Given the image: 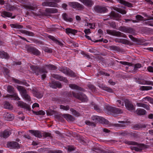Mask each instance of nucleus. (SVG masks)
Segmentation results:
<instances>
[{"label": "nucleus", "mask_w": 153, "mask_h": 153, "mask_svg": "<svg viewBox=\"0 0 153 153\" xmlns=\"http://www.w3.org/2000/svg\"><path fill=\"white\" fill-rule=\"evenodd\" d=\"M30 67L33 73L35 74L37 76L39 74H42V73H48L46 68L52 70H55L56 69L55 66L51 64L46 65L41 67L32 65Z\"/></svg>", "instance_id": "1"}, {"label": "nucleus", "mask_w": 153, "mask_h": 153, "mask_svg": "<svg viewBox=\"0 0 153 153\" xmlns=\"http://www.w3.org/2000/svg\"><path fill=\"white\" fill-rule=\"evenodd\" d=\"M7 91L11 94H7L5 96H4V97H9L13 98V100H20L19 97L18 96V94L15 92V90L14 88L11 85H8L7 87Z\"/></svg>", "instance_id": "2"}, {"label": "nucleus", "mask_w": 153, "mask_h": 153, "mask_svg": "<svg viewBox=\"0 0 153 153\" xmlns=\"http://www.w3.org/2000/svg\"><path fill=\"white\" fill-rule=\"evenodd\" d=\"M18 90L20 92L22 98L28 101H30L31 100L30 97L28 95L25 88L21 86H18L17 87Z\"/></svg>", "instance_id": "3"}, {"label": "nucleus", "mask_w": 153, "mask_h": 153, "mask_svg": "<svg viewBox=\"0 0 153 153\" xmlns=\"http://www.w3.org/2000/svg\"><path fill=\"white\" fill-rule=\"evenodd\" d=\"M107 33L110 35L117 37H121L126 38V36L123 33L119 31H117L114 30H111L109 29L106 30Z\"/></svg>", "instance_id": "4"}, {"label": "nucleus", "mask_w": 153, "mask_h": 153, "mask_svg": "<svg viewBox=\"0 0 153 153\" xmlns=\"http://www.w3.org/2000/svg\"><path fill=\"white\" fill-rule=\"evenodd\" d=\"M72 94L73 97L80 100L82 102L85 101L86 100V96L82 93L79 92L76 93L74 92H72Z\"/></svg>", "instance_id": "5"}, {"label": "nucleus", "mask_w": 153, "mask_h": 153, "mask_svg": "<svg viewBox=\"0 0 153 153\" xmlns=\"http://www.w3.org/2000/svg\"><path fill=\"white\" fill-rule=\"evenodd\" d=\"M92 119L95 121V122H99L102 123L107 124L108 121L101 117H99L97 116H94L92 117Z\"/></svg>", "instance_id": "6"}, {"label": "nucleus", "mask_w": 153, "mask_h": 153, "mask_svg": "<svg viewBox=\"0 0 153 153\" xmlns=\"http://www.w3.org/2000/svg\"><path fill=\"white\" fill-rule=\"evenodd\" d=\"M108 18L104 19L103 20L104 21L108 20V19L110 17L112 19L118 20L120 17L121 15L118 13H115L114 11H112L110 14V16H108Z\"/></svg>", "instance_id": "7"}, {"label": "nucleus", "mask_w": 153, "mask_h": 153, "mask_svg": "<svg viewBox=\"0 0 153 153\" xmlns=\"http://www.w3.org/2000/svg\"><path fill=\"white\" fill-rule=\"evenodd\" d=\"M95 11L98 13H102L106 12L107 9L105 7L102 6H97L94 7Z\"/></svg>", "instance_id": "8"}, {"label": "nucleus", "mask_w": 153, "mask_h": 153, "mask_svg": "<svg viewBox=\"0 0 153 153\" xmlns=\"http://www.w3.org/2000/svg\"><path fill=\"white\" fill-rule=\"evenodd\" d=\"M69 5L74 8L77 9L78 10H82L84 8V6L79 3L74 2L69 3Z\"/></svg>", "instance_id": "9"}, {"label": "nucleus", "mask_w": 153, "mask_h": 153, "mask_svg": "<svg viewBox=\"0 0 153 153\" xmlns=\"http://www.w3.org/2000/svg\"><path fill=\"white\" fill-rule=\"evenodd\" d=\"M27 51L28 52L36 56H39L40 54V52L36 48L33 47H30L27 48Z\"/></svg>", "instance_id": "10"}, {"label": "nucleus", "mask_w": 153, "mask_h": 153, "mask_svg": "<svg viewBox=\"0 0 153 153\" xmlns=\"http://www.w3.org/2000/svg\"><path fill=\"white\" fill-rule=\"evenodd\" d=\"M11 134V131L10 130L7 129L3 131L0 132V137L6 138H7Z\"/></svg>", "instance_id": "11"}, {"label": "nucleus", "mask_w": 153, "mask_h": 153, "mask_svg": "<svg viewBox=\"0 0 153 153\" xmlns=\"http://www.w3.org/2000/svg\"><path fill=\"white\" fill-rule=\"evenodd\" d=\"M125 106L128 110L132 111L135 110V108L133 105L128 100H126L125 101Z\"/></svg>", "instance_id": "12"}, {"label": "nucleus", "mask_w": 153, "mask_h": 153, "mask_svg": "<svg viewBox=\"0 0 153 153\" xmlns=\"http://www.w3.org/2000/svg\"><path fill=\"white\" fill-rule=\"evenodd\" d=\"M32 93L34 96L37 98H41L43 96L42 92L36 89H33L32 90Z\"/></svg>", "instance_id": "13"}, {"label": "nucleus", "mask_w": 153, "mask_h": 153, "mask_svg": "<svg viewBox=\"0 0 153 153\" xmlns=\"http://www.w3.org/2000/svg\"><path fill=\"white\" fill-rule=\"evenodd\" d=\"M3 117L5 120L9 121H12L14 118V116L13 114L7 112L4 113L3 115Z\"/></svg>", "instance_id": "14"}, {"label": "nucleus", "mask_w": 153, "mask_h": 153, "mask_svg": "<svg viewBox=\"0 0 153 153\" xmlns=\"http://www.w3.org/2000/svg\"><path fill=\"white\" fill-rule=\"evenodd\" d=\"M18 106L21 108H24L28 111L30 110V109L29 105L22 101H19L18 103Z\"/></svg>", "instance_id": "15"}, {"label": "nucleus", "mask_w": 153, "mask_h": 153, "mask_svg": "<svg viewBox=\"0 0 153 153\" xmlns=\"http://www.w3.org/2000/svg\"><path fill=\"white\" fill-rule=\"evenodd\" d=\"M48 38L52 40L56 44L59 45V46L62 47L63 45V44L60 41H59L55 37L49 35L48 36Z\"/></svg>", "instance_id": "16"}, {"label": "nucleus", "mask_w": 153, "mask_h": 153, "mask_svg": "<svg viewBox=\"0 0 153 153\" xmlns=\"http://www.w3.org/2000/svg\"><path fill=\"white\" fill-rule=\"evenodd\" d=\"M52 76L55 79H56L60 81H62L65 82L67 83L68 80L66 78L61 76L57 74H53Z\"/></svg>", "instance_id": "17"}, {"label": "nucleus", "mask_w": 153, "mask_h": 153, "mask_svg": "<svg viewBox=\"0 0 153 153\" xmlns=\"http://www.w3.org/2000/svg\"><path fill=\"white\" fill-rule=\"evenodd\" d=\"M42 5L44 6L56 7L57 6L58 4L54 2L45 1L42 3Z\"/></svg>", "instance_id": "18"}, {"label": "nucleus", "mask_w": 153, "mask_h": 153, "mask_svg": "<svg viewBox=\"0 0 153 153\" xmlns=\"http://www.w3.org/2000/svg\"><path fill=\"white\" fill-rule=\"evenodd\" d=\"M8 146L12 147L14 148H17V149L20 148L19 144L16 142H11L8 143Z\"/></svg>", "instance_id": "19"}, {"label": "nucleus", "mask_w": 153, "mask_h": 153, "mask_svg": "<svg viewBox=\"0 0 153 153\" xmlns=\"http://www.w3.org/2000/svg\"><path fill=\"white\" fill-rule=\"evenodd\" d=\"M62 116L68 121H74L75 120V118L69 114H64Z\"/></svg>", "instance_id": "20"}, {"label": "nucleus", "mask_w": 153, "mask_h": 153, "mask_svg": "<svg viewBox=\"0 0 153 153\" xmlns=\"http://www.w3.org/2000/svg\"><path fill=\"white\" fill-rule=\"evenodd\" d=\"M69 87L71 89L78 90L80 91H83L84 89L79 86L74 84H70L69 85Z\"/></svg>", "instance_id": "21"}, {"label": "nucleus", "mask_w": 153, "mask_h": 153, "mask_svg": "<svg viewBox=\"0 0 153 153\" xmlns=\"http://www.w3.org/2000/svg\"><path fill=\"white\" fill-rule=\"evenodd\" d=\"M86 6L91 7L93 4L92 1L91 0H79Z\"/></svg>", "instance_id": "22"}, {"label": "nucleus", "mask_w": 153, "mask_h": 153, "mask_svg": "<svg viewBox=\"0 0 153 153\" xmlns=\"http://www.w3.org/2000/svg\"><path fill=\"white\" fill-rule=\"evenodd\" d=\"M30 132L37 137L40 138L42 137L40 132L38 131L30 130Z\"/></svg>", "instance_id": "23"}, {"label": "nucleus", "mask_w": 153, "mask_h": 153, "mask_svg": "<svg viewBox=\"0 0 153 153\" xmlns=\"http://www.w3.org/2000/svg\"><path fill=\"white\" fill-rule=\"evenodd\" d=\"M21 33L23 34H24L27 35H28L30 36H34V34L33 33L29 31L25 30H20Z\"/></svg>", "instance_id": "24"}, {"label": "nucleus", "mask_w": 153, "mask_h": 153, "mask_svg": "<svg viewBox=\"0 0 153 153\" xmlns=\"http://www.w3.org/2000/svg\"><path fill=\"white\" fill-rule=\"evenodd\" d=\"M0 57L7 59H8L10 57V56L7 53L4 51H0Z\"/></svg>", "instance_id": "25"}, {"label": "nucleus", "mask_w": 153, "mask_h": 153, "mask_svg": "<svg viewBox=\"0 0 153 153\" xmlns=\"http://www.w3.org/2000/svg\"><path fill=\"white\" fill-rule=\"evenodd\" d=\"M146 126L144 125H142L140 124L135 125L133 127V129L135 130H137L142 128H145Z\"/></svg>", "instance_id": "26"}, {"label": "nucleus", "mask_w": 153, "mask_h": 153, "mask_svg": "<svg viewBox=\"0 0 153 153\" xmlns=\"http://www.w3.org/2000/svg\"><path fill=\"white\" fill-rule=\"evenodd\" d=\"M51 86L53 88H61V83L59 82H52V85Z\"/></svg>", "instance_id": "27"}, {"label": "nucleus", "mask_w": 153, "mask_h": 153, "mask_svg": "<svg viewBox=\"0 0 153 153\" xmlns=\"http://www.w3.org/2000/svg\"><path fill=\"white\" fill-rule=\"evenodd\" d=\"M136 105L138 107H143L147 110H149L150 109L149 105L148 104H146L141 103H137Z\"/></svg>", "instance_id": "28"}, {"label": "nucleus", "mask_w": 153, "mask_h": 153, "mask_svg": "<svg viewBox=\"0 0 153 153\" xmlns=\"http://www.w3.org/2000/svg\"><path fill=\"white\" fill-rule=\"evenodd\" d=\"M62 17L65 21L67 22H71L73 21L72 18L68 17L66 13L62 14Z\"/></svg>", "instance_id": "29"}, {"label": "nucleus", "mask_w": 153, "mask_h": 153, "mask_svg": "<svg viewBox=\"0 0 153 153\" xmlns=\"http://www.w3.org/2000/svg\"><path fill=\"white\" fill-rule=\"evenodd\" d=\"M62 17L65 21L67 22H71L73 21L72 18L68 17L66 13L62 14Z\"/></svg>", "instance_id": "30"}, {"label": "nucleus", "mask_w": 153, "mask_h": 153, "mask_svg": "<svg viewBox=\"0 0 153 153\" xmlns=\"http://www.w3.org/2000/svg\"><path fill=\"white\" fill-rule=\"evenodd\" d=\"M136 112L137 114L141 115L145 114H146V111L144 109L138 108L136 110Z\"/></svg>", "instance_id": "31"}, {"label": "nucleus", "mask_w": 153, "mask_h": 153, "mask_svg": "<svg viewBox=\"0 0 153 153\" xmlns=\"http://www.w3.org/2000/svg\"><path fill=\"white\" fill-rule=\"evenodd\" d=\"M123 112L121 109L114 107L112 112V113L116 114H121Z\"/></svg>", "instance_id": "32"}, {"label": "nucleus", "mask_w": 153, "mask_h": 153, "mask_svg": "<svg viewBox=\"0 0 153 153\" xmlns=\"http://www.w3.org/2000/svg\"><path fill=\"white\" fill-rule=\"evenodd\" d=\"M119 2L121 4H122L128 7H132V4L131 3L125 1L123 0H120Z\"/></svg>", "instance_id": "33"}, {"label": "nucleus", "mask_w": 153, "mask_h": 153, "mask_svg": "<svg viewBox=\"0 0 153 153\" xmlns=\"http://www.w3.org/2000/svg\"><path fill=\"white\" fill-rule=\"evenodd\" d=\"M69 70V68H68L67 67H66L60 68L59 69V70L60 71L62 72L66 75L68 74V71Z\"/></svg>", "instance_id": "34"}, {"label": "nucleus", "mask_w": 153, "mask_h": 153, "mask_svg": "<svg viewBox=\"0 0 153 153\" xmlns=\"http://www.w3.org/2000/svg\"><path fill=\"white\" fill-rule=\"evenodd\" d=\"M66 32L67 33H72L75 34L77 33V31L74 29H72L69 28H67L65 30Z\"/></svg>", "instance_id": "35"}, {"label": "nucleus", "mask_w": 153, "mask_h": 153, "mask_svg": "<svg viewBox=\"0 0 153 153\" xmlns=\"http://www.w3.org/2000/svg\"><path fill=\"white\" fill-rule=\"evenodd\" d=\"M1 16L3 17H11L12 15V14L9 12L7 11H3L1 13Z\"/></svg>", "instance_id": "36"}, {"label": "nucleus", "mask_w": 153, "mask_h": 153, "mask_svg": "<svg viewBox=\"0 0 153 153\" xmlns=\"http://www.w3.org/2000/svg\"><path fill=\"white\" fill-rule=\"evenodd\" d=\"M152 87L150 86H142L140 87V89L141 91H148L151 90Z\"/></svg>", "instance_id": "37"}, {"label": "nucleus", "mask_w": 153, "mask_h": 153, "mask_svg": "<svg viewBox=\"0 0 153 153\" xmlns=\"http://www.w3.org/2000/svg\"><path fill=\"white\" fill-rule=\"evenodd\" d=\"M10 26L13 28L16 29H21L23 28V26L18 24H12L10 25Z\"/></svg>", "instance_id": "38"}, {"label": "nucleus", "mask_w": 153, "mask_h": 153, "mask_svg": "<svg viewBox=\"0 0 153 153\" xmlns=\"http://www.w3.org/2000/svg\"><path fill=\"white\" fill-rule=\"evenodd\" d=\"M68 74L67 75L70 76L72 77H75L77 76V74L74 72L72 71L70 69L68 71Z\"/></svg>", "instance_id": "39"}, {"label": "nucleus", "mask_w": 153, "mask_h": 153, "mask_svg": "<svg viewBox=\"0 0 153 153\" xmlns=\"http://www.w3.org/2000/svg\"><path fill=\"white\" fill-rule=\"evenodd\" d=\"M45 11L48 13H54L57 12V10L54 8H48L45 10Z\"/></svg>", "instance_id": "40"}, {"label": "nucleus", "mask_w": 153, "mask_h": 153, "mask_svg": "<svg viewBox=\"0 0 153 153\" xmlns=\"http://www.w3.org/2000/svg\"><path fill=\"white\" fill-rule=\"evenodd\" d=\"M102 88L103 90L112 93L113 92V90L111 88H110L109 87H108L107 86L105 85L102 86Z\"/></svg>", "instance_id": "41"}, {"label": "nucleus", "mask_w": 153, "mask_h": 153, "mask_svg": "<svg viewBox=\"0 0 153 153\" xmlns=\"http://www.w3.org/2000/svg\"><path fill=\"white\" fill-rule=\"evenodd\" d=\"M4 107L6 109H11L12 108V105L7 102H4Z\"/></svg>", "instance_id": "42"}, {"label": "nucleus", "mask_w": 153, "mask_h": 153, "mask_svg": "<svg viewBox=\"0 0 153 153\" xmlns=\"http://www.w3.org/2000/svg\"><path fill=\"white\" fill-rule=\"evenodd\" d=\"M33 113L36 115H44L45 113V112L42 110H40L38 111H33Z\"/></svg>", "instance_id": "43"}, {"label": "nucleus", "mask_w": 153, "mask_h": 153, "mask_svg": "<svg viewBox=\"0 0 153 153\" xmlns=\"http://www.w3.org/2000/svg\"><path fill=\"white\" fill-rule=\"evenodd\" d=\"M128 135L137 138L138 136V134L135 131H128Z\"/></svg>", "instance_id": "44"}, {"label": "nucleus", "mask_w": 153, "mask_h": 153, "mask_svg": "<svg viewBox=\"0 0 153 153\" xmlns=\"http://www.w3.org/2000/svg\"><path fill=\"white\" fill-rule=\"evenodd\" d=\"M124 102H125V101H124L123 100H117V105L118 107L120 108L123 107L124 106Z\"/></svg>", "instance_id": "45"}, {"label": "nucleus", "mask_w": 153, "mask_h": 153, "mask_svg": "<svg viewBox=\"0 0 153 153\" xmlns=\"http://www.w3.org/2000/svg\"><path fill=\"white\" fill-rule=\"evenodd\" d=\"M120 43L123 44H127V45H131L132 43L130 41L124 39H121Z\"/></svg>", "instance_id": "46"}, {"label": "nucleus", "mask_w": 153, "mask_h": 153, "mask_svg": "<svg viewBox=\"0 0 153 153\" xmlns=\"http://www.w3.org/2000/svg\"><path fill=\"white\" fill-rule=\"evenodd\" d=\"M113 108L114 107L108 105H106L105 107V108L106 110L112 113V112Z\"/></svg>", "instance_id": "47"}, {"label": "nucleus", "mask_w": 153, "mask_h": 153, "mask_svg": "<svg viewBox=\"0 0 153 153\" xmlns=\"http://www.w3.org/2000/svg\"><path fill=\"white\" fill-rule=\"evenodd\" d=\"M93 151L97 152V153H100L102 152V150L97 147H94L92 148Z\"/></svg>", "instance_id": "48"}, {"label": "nucleus", "mask_w": 153, "mask_h": 153, "mask_svg": "<svg viewBox=\"0 0 153 153\" xmlns=\"http://www.w3.org/2000/svg\"><path fill=\"white\" fill-rule=\"evenodd\" d=\"M125 143L127 144L132 145H137L138 144L136 142L130 141H125Z\"/></svg>", "instance_id": "49"}, {"label": "nucleus", "mask_w": 153, "mask_h": 153, "mask_svg": "<svg viewBox=\"0 0 153 153\" xmlns=\"http://www.w3.org/2000/svg\"><path fill=\"white\" fill-rule=\"evenodd\" d=\"M25 7L27 9H30L32 10H34L36 8V7H34L31 5H26Z\"/></svg>", "instance_id": "50"}, {"label": "nucleus", "mask_w": 153, "mask_h": 153, "mask_svg": "<svg viewBox=\"0 0 153 153\" xmlns=\"http://www.w3.org/2000/svg\"><path fill=\"white\" fill-rule=\"evenodd\" d=\"M80 53L81 54L83 55L85 57L87 58H90V56L88 54V53L86 52H85L83 51H81L80 52Z\"/></svg>", "instance_id": "51"}, {"label": "nucleus", "mask_w": 153, "mask_h": 153, "mask_svg": "<svg viewBox=\"0 0 153 153\" xmlns=\"http://www.w3.org/2000/svg\"><path fill=\"white\" fill-rule=\"evenodd\" d=\"M134 33V30L131 27H127L126 33Z\"/></svg>", "instance_id": "52"}, {"label": "nucleus", "mask_w": 153, "mask_h": 153, "mask_svg": "<svg viewBox=\"0 0 153 153\" xmlns=\"http://www.w3.org/2000/svg\"><path fill=\"white\" fill-rule=\"evenodd\" d=\"M43 48L44 51L45 52L49 53H51L52 52V50L47 47H43Z\"/></svg>", "instance_id": "53"}, {"label": "nucleus", "mask_w": 153, "mask_h": 153, "mask_svg": "<svg viewBox=\"0 0 153 153\" xmlns=\"http://www.w3.org/2000/svg\"><path fill=\"white\" fill-rule=\"evenodd\" d=\"M85 123L86 124L95 127L96 124L94 122H91L89 121H85Z\"/></svg>", "instance_id": "54"}, {"label": "nucleus", "mask_w": 153, "mask_h": 153, "mask_svg": "<svg viewBox=\"0 0 153 153\" xmlns=\"http://www.w3.org/2000/svg\"><path fill=\"white\" fill-rule=\"evenodd\" d=\"M127 27L124 26H120L119 27V30L120 31L126 33Z\"/></svg>", "instance_id": "55"}, {"label": "nucleus", "mask_w": 153, "mask_h": 153, "mask_svg": "<svg viewBox=\"0 0 153 153\" xmlns=\"http://www.w3.org/2000/svg\"><path fill=\"white\" fill-rule=\"evenodd\" d=\"M70 110L72 113V114L74 115L77 116H79V114L76 112L75 110L73 109V108H71Z\"/></svg>", "instance_id": "56"}, {"label": "nucleus", "mask_w": 153, "mask_h": 153, "mask_svg": "<svg viewBox=\"0 0 153 153\" xmlns=\"http://www.w3.org/2000/svg\"><path fill=\"white\" fill-rule=\"evenodd\" d=\"M60 106V108L61 109H62L64 110L67 111L70 108V107L68 105H66L65 106L62 105H61Z\"/></svg>", "instance_id": "57"}, {"label": "nucleus", "mask_w": 153, "mask_h": 153, "mask_svg": "<svg viewBox=\"0 0 153 153\" xmlns=\"http://www.w3.org/2000/svg\"><path fill=\"white\" fill-rule=\"evenodd\" d=\"M116 10L118 12L122 14H125L126 13V12L125 10H123L120 8H117Z\"/></svg>", "instance_id": "58"}, {"label": "nucleus", "mask_w": 153, "mask_h": 153, "mask_svg": "<svg viewBox=\"0 0 153 153\" xmlns=\"http://www.w3.org/2000/svg\"><path fill=\"white\" fill-rule=\"evenodd\" d=\"M92 106L94 107V109L97 111V112H99L100 111V109L98 105L95 104H94L92 105Z\"/></svg>", "instance_id": "59"}, {"label": "nucleus", "mask_w": 153, "mask_h": 153, "mask_svg": "<svg viewBox=\"0 0 153 153\" xmlns=\"http://www.w3.org/2000/svg\"><path fill=\"white\" fill-rule=\"evenodd\" d=\"M42 136L44 137H51V134L49 133L44 132L42 134Z\"/></svg>", "instance_id": "60"}, {"label": "nucleus", "mask_w": 153, "mask_h": 153, "mask_svg": "<svg viewBox=\"0 0 153 153\" xmlns=\"http://www.w3.org/2000/svg\"><path fill=\"white\" fill-rule=\"evenodd\" d=\"M111 48L112 50L117 51H120V49L118 47L115 46H111Z\"/></svg>", "instance_id": "61"}, {"label": "nucleus", "mask_w": 153, "mask_h": 153, "mask_svg": "<svg viewBox=\"0 0 153 153\" xmlns=\"http://www.w3.org/2000/svg\"><path fill=\"white\" fill-rule=\"evenodd\" d=\"M3 70V72L4 74L6 75H8V74L9 72V70L8 69L5 68H4Z\"/></svg>", "instance_id": "62"}, {"label": "nucleus", "mask_w": 153, "mask_h": 153, "mask_svg": "<svg viewBox=\"0 0 153 153\" xmlns=\"http://www.w3.org/2000/svg\"><path fill=\"white\" fill-rule=\"evenodd\" d=\"M120 64L125 65H131V63L126 62L120 61L119 62Z\"/></svg>", "instance_id": "63"}, {"label": "nucleus", "mask_w": 153, "mask_h": 153, "mask_svg": "<svg viewBox=\"0 0 153 153\" xmlns=\"http://www.w3.org/2000/svg\"><path fill=\"white\" fill-rule=\"evenodd\" d=\"M88 87L89 89H91L92 91H93L95 90V87L93 85L89 84L88 85Z\"/></svg>", "instance_id": "64"}]
</instances>
